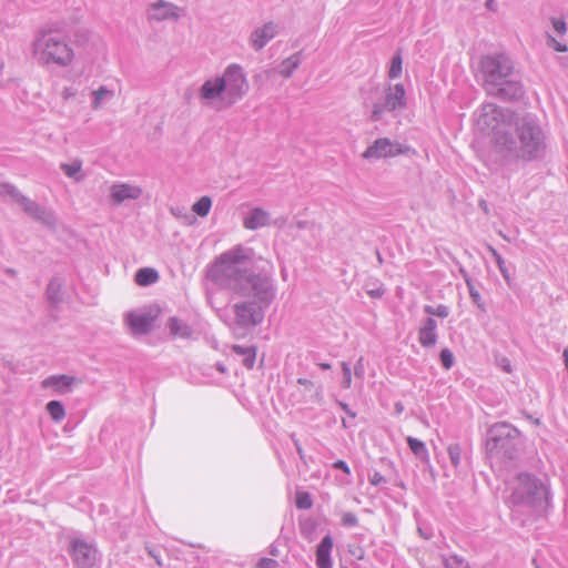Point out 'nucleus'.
<instances>
[{
	"instance_id": "f257e3e1",
	"label": "nucleus",
	"mask_w": 568,
	"mask_h": 568,
	"mask_svg": "<svg viewBox=\"0 0 568 568\" xmlns=\"http://www.w3.org/2000/svg\"><path fill=\"white\" fill-rule=\"evenodd\" d=\"M253 250L235 245L217 256L207 267V278L229 288L234 295L254 297L262 305H271L276 296L272 274L251 271Z\"/></svg>"
},
{
	"instance_id": "f03ea898",
	"label": "nucleus",
	"mask_w": 568,
	"mask_h": 568,
	"mask_svg": "<svg viewBox=\"0 0 568 568\" xmlns=\"http://www.w3.org/2000/svg\"><path fill=\"white\" fill-rule=\"evenodd\" d=\"M248 89L244 68L230 63L221 73L204 79L196 90V99L202 108L222 112L243 100Z\"/></svg>"
},
{
	"instance_id": "7ed1b4c3",
	"label": "nucleus",
	"mask_w": 568,
	"mask_h": 568,
	"mask_svg": "<svg viewBox=\"0 0 568 568\" xmlns=\"http://www.w3.org/2000/svg\"><path fill=\"white\" fill-rule=\"evenodd\" d=\"M547 149L545 133L531 115L517 116L513 131L499 143L490 165H503L510 161H537L545 156Z\"/></svg>"
},
{
	"instance_id": "20e7f679",
	"label": "nucleus",
	"mask_w": 568,
	"mask_h": 568,
	"mask_svg": "<svg viewBox=\"0 0 568 568\" xmlns=\"http://www.w3.org/2000/svg\"><path fill=\"white\" fill-rule=\"evenodd\" d=\"M516 118L517 115L509 109L494 103H484L474 112L473 120L476 133L488 138V145L478 150L487 165L490 166L499 150V143L505 141L513 131Z\"/></svg>"
},
{
	"instance_id": "39448f33",
	"label": "nucleus",
	"mask_w": 568,
	"mask_h": 568,
	"mask_svg": "<svg viewBox=\"0 0 568 568\" xmlns=\"http://www.w3.org/2000/svg\"><path fill=\"white\" fill-rule=\"evenodd\" d=\"M508 504L513 514L536 517L550 505V491L546 483L529 473H519L513 484Z\"/></svg>"
},
{
	"instance_id": "423d86ee",
	"label": "nucleus",
	"mask_w": 568,
	"mask_h": 568,
	"mask_svg": "<svg viewBox=\"0 0 568 568\" xmlns=\"http://www.w3.org/2000/svg\"><path fill=\"white\" fill-rule=\"evenodd\" d=\"M480 67L484 85L488 94L506 101L517 100L523 95L521 84L510 79L514 67L507 54L485 55L480 61Z\"/></svg>"
},
{
	"instance_id": "0eeeda50",
	"label": "nucleus",
	"mask_w": 568,
	"mask_h": 568,
	"mask_svg": "<svg viewBox=\"0 0 568 568\" xmlns=\"http://www.w3.org/2000/svg\"><path fill=\"white\" fill-rule=\"evenodd\" d=\"M32 54L41 65L68 68L74 60V51L67 39L53 31H40L32 41Z\"/></svg>"
},
{
	"instance_id": "6e6552de",
	"label": "nucleus",
	"mask_w": 568,
	"mask_h": 568,
	"mask_svg": "<svg viewBox=\"0 0 568 568\" xmlns=\"http://www.w3.org/2000/svg\"><path fill=\"white\" fill-rule=\"evenodd\" d=\"M520 444V432L506 422L494 424L487 432L486 449L491 456L514 459Z\"/></svg>"
},
{
	"instance_id": "1a4fd4ad",
	"label": "nucleus",
	"mask_w": 568,
	"mask_h": 568,
	"mask_svg": "<svg viewBox=\"0 0 568 568\" xmlns=\"http://www.w3.org/2000/svg\"><path fill=\"white\" fill-rule=\"evenodd\" d=\"M248 301L237 302L233 305V320H225L231 329L236 332L237 328L246 329L261 323L263 311L270 305H262L254 297Z\"/></svg>"
},
{
	"instance_id": "9d476101",
	"label": "nucleus",
	"mask_w": 568,
	"mask_h": 568,
	"mask_svg": "<svg viewBox=\"0 0 568 568\" xmlns=\"http://www.w3.org/2000/svg\"><path fill=\"white\" fill-rule=\"evenodd\" d=\"M406 106V91L403 84H387L381 97L372 103V121H379L384 112H393Z\"/></svg>"
},
{
	"instance_id": "9b49d317",
	"label": "nucleus",
	"mask_w": 568,
	"mask_h": 568,
	"mask_svg": "<svg viewBox=\"0 0 568 568\" xmlns=\"http://www.w3.org/2000/svg\"><path fill=\"white\" fill-rule=\"evenodd\" d=\"M0 194L10 196L13 201L21 205L27 214L31 215L36 220L41 221L42 223L50 226L54 225V214L50 210L40 206L37 202L21 194L14 185L9 183L1 184Z\"/></svg>"
},
{
	"instance_id": "f8f14e48",
	"label": "nucleus",
	"mask_w": 568,
	"mask_h": 568,
	"mask_svg": "<svg viewBox=\"0 0 568 568\" xmlns=\"http://www.w3.org/2000/svg\"><path fill=\"white\" fill-rule=\"evenodd\" d=\"M69 552L78 568H100V555L95 546L81 537H71Z\"/></svg>"
},
{
	"instance_id": "ddd939ff",
	"label": "nucleus",
	"mask_w": 568,
	"mask_h": 568,
	"mask_svg": "<svg viewBox=\"0 0 568 568\" xmlns=\"http://www.w3.org/2000/svg\"><path fill=\"white\" fill-rule=\"evenodd\" d=\"M184 8L165 0H156L148 4L145 14L149 22H178L185 16Z\"/></svg>"
},
{
	"instance_id": "4468645a",
	"label": "nucleus",
	"mask_w": 568,
	"mask_h": 568,
	"mask_svg": "<svg viewBox=\"0 0 568 568\" xmlns=\"http://www.w3.org/2000/svg\"><path fill=\"white\" fill-rule=\"evenodd\" d=\"M408 146H404L396 141L387 138L377 139L371 146L363 153V158L367 160H378L384 158H394L399 154L407 153Z\"/></svg>"
},
{
	"instance_id": "2eb2a0df",
	"label": "nucleus",
	"mask_w": 568,
	"mask_h": 568,
	"mask_svg": "<svg viewBox=\"0 0 568 568\" xmlns=\"http://www.w3.org/2000/svg\"><path fill=\"white\" fill-rule=\"evenodd\" d=\"M280 24L272 20L255 27L248 36L250 47L256 52L263 50L280 33Z\"/></svg>"
},
{
	"instance_id": "dca6fc26",
	"label": "nucleus",
	"mask_w": 568,
	"mask_h": 568,
	"mask_svg": "<svg viewBox=\"0 0 568 568\" xmlns=\"http://www.w3.org/2000/svg\"><path fill=\"white\" fill-rule=\"evenodd\" d=\"M142 193L136 184L116 182L110 186V201L113 205H120L128 200H138Z\"/></svg>"
},
{
	"instance_id": "f3484780",
	"label": "nucleus",
	"mask_w": 568,
	"mask_h": 568,
	"mask_svg": "<svg viewBox=\"0 0 568 568\" xmlns=\"http://www.w3.org/2000/svg\"><path fill=\"white\" fill-rule=\"evenodd\" d=\"M125 324L134 335L148 333L153 324V317L143 311H132L125 315Z\"/></svg>"
},
{
	"instance_id": "a211bd4d",
	"label": "nucleus",
	"mask_w": 568,
	"mask_h": 568,
	"mask_svg": "<svg viewBox=\"0 0 568 568\" xmlns=\"http://www.w3.org/2000/svg\"><path fill=\"white\" fill-rule=\"evenodd\" d=\"M82 386V381L80 377L62 374V375H52L43 379L42 387L51 388L52 390H63L65 388H79Z\"/></svg>"
},
{
	"instance_id": "6ab92c4d",
	"label": "nucleus",
	"mask_w": 568,
	"mask_h": 568,
	"mask_svg": "<svg viewBox=\"0 0 568 568\" xmlns=\"http://www.w3.org/2000/svg\"><path fill=\"white\" fill-rule=\"evenodd\" d=\"M271 223L270 213L262 207H253L243 217V226L246 230H257L261 227H265Z\"/></svg>"
},
{
	"instance_id": "aec40b11",
	"label": "nucleus",
	"mask_w": 568,
	"mask_h": 568,
	"mask_svg": "<svg viewBox=\"0 0 568 568\" xmlns=\"http://www.w3.org/2000/svg\"><path fill=\"white\" fill-rule=\"evenodd\" d=\"M418 342L423 347H433L437 342V322L433 317L425 318L418 328Z\"/></svg>"
},
{
	"instance_id": "412c9836",
	"label": "nucleus",
	"mask_w": 568,
	"mask_h": 568,
	"mask_svg": "<svg viewBox=\"0 0 568 568\" xmlns=\"http://www.w3.org/2000/svg\"><path fill=\"white\" fill-rule=\"evenodd\" d=\"M333 548V538L331 535L323 537L316 549V565L318 568H332L331 551Z\"/></svg>"
},
{
	"instance_id": "4be33fe9",
	"label": "nucleus",
	"mask_w": 568,
	"mask_h": 568,
	"mask_svg": "<svg viewBox=\"0 0 568 568\" xmlns=\"http://www.w3.org/2000/svg\"><path fill=\"white\" fill-rule=\"evenodd\" d=\"M166 327L169 328L170 334L178 338H192L194 333L193 328L187 323L178 317H170L168 320Z\"/></svg>"
},
{
	"instance_id": "5701e85b",
	"label": "nucleus",
	"mask_w": 568,
	"mask_h": 568,
	"mask_svg": "<svg viewBox=\"0 0 568 568\" xmlns=\"http://www.w3.org/2000/svg\"><path fill=\"white\" fill-rule=\"evenodd\" d=\"M114 95H115L114 90L109 89L105 85L99 87L97 90H93L91 92V97H92L91 108L93 110L101 109L104 104H106L111 100H113Z\"/></svg>"
},
{
	"instance_id": "b1692460",
	"label": "nucleus",
	"mask_w": 568,
	"mask_h": 568,
	"mask_svg": "<svg viewBox=\"0 0 568 568\" xmlns=\"http://www.w3.org/2000/svg\"><path fill=\"white\" fill-rule=\"evenodd\" d=\"M302 62L301 53H294L290 55L288 58L284 59L278 68V73L284 78H291L293 72L300 67Z\"/></svg>"
},
{
	"instance_id": "393cba45",
	"label": "nucleus",
	"mask_w": 568,
	"mask_h": 568,
	"mask_svg": "<svg viewBox=\"0 0 568 568\" xmlns=\"http://www.w3.org/2000/svg\"><path fill=\"white\" fill-rule=\"evenodd\" d=\"M60 169L68 178L75 182H81L84 179L82 161L80 159H74L70 163H61Z\"/></svg>"
},
{
	"instance_id": "a878e982",
	"label": "nucleus",
	"mask_w": 568,
	"mask_h": 568,
	"mask_svg": "<svg viewBox=\"0 0 568 568\" xmlns=\"http://www.w3.org/2000/svg\"><path fill=\"white\" fill-rule=\"evenodd\" d=\"M47 297L52 304H58L62 300V283L59 278L50 281L47 287Z\"/></svg>"
},
{
	"instance_id": "bb28decb",
	"label": "nucleus",
	"mask_w": 568,
	"mask_h": 568,
	"mask_svg": "<svg viewBox=\"0 0 568 568\" xmlns=\"http://www.w3.org/2000/svg\"><path fill=\"white\" fill-rule=\"evenodd\" d=\"M158 273L153 268H140L135 274V282L141 286H148L158 281Z\"/></svg>"
},
{
	"instance_id": "cd10ccee",
	"label": "nucleus",
	"mask_w": 568,
	"mask_h": 568,
	"mask_svg": "<svg viewBox=\"0 0 568 568\" xmlns=\"http://www.w3.org/2000/svg\"><path fill=\"white\" fill-rule=\"evenodd\" d=\"M406 442L410 448V450L413 452V454L420 460H427L428 459V450L425 446V444L415 438V437H412V436H408L406 438Z\"/></svg>"
},
{
	"instance_id": "c85d7f7f",
	"label": "nucleus",
	"mask_w": 568,
	"mask_h": 568,
	"mask_svg": "<svg viewBox=\"0 0 568 568\" xmlns=\"http://www.w3.org/2000/svg\"><path fill=\"white\" fill-rule=\"evenodd\" d=\"M211 207L212 199L207 195H204L192 205V211L200 217H205L209 215Z\"/></svg>"
},
{
	"instance_id": "c756f323",
	"label": "nucleus",
	"mask_w": 568,
	"mask_h": 568,
	"mask_svg": "<svg viewBox=\"0 0 568 568\" xmlns=\"http://www.w3.org/2000/svg\"><path fill=\"white\" fill-rule=\"evenodd\" d=\"M47 410L49 412L52 419H54L55 422L61 420L65 415L64 407L62 403L59 400L49 402L47 404Z\"/></svg>"
},
{
	"instance_id": "7c9ffc66",
	"label": "nucleus",
	"mask_w": 568,
	"mask_h": 568,
	"mask_svg": "<svg viewBox=\"0 0 568 568\" xmlns=\"http://www.w3.org/2000/svg\"><path fill=\"white\" fill-rule=\"evenodd\" d=\"M489 252L491 253L493 257L495 258V262L503 275V277L505 278V281L509 284L510 283V273L506 266V262L505 260L501 257V255L494 248V247H489Z\"/></svg>"
},
{
	"instance_id": "2f4dec72",
	"label": "nucleus",
	"mask_w": 568,
	"mask_h": 568,
	"mask_svg": "<svg viewBox=\"0 0 568 568\" xmlns=\"http://www.w3.org/2000/svg\"><path fill=\"white\" fill-rule=\"evenodd\" d=\"M403 71V59L399 53H396L390 61V67L388 70L389 79H397L400 77Z\"/></svg>"
},
{
	"instance_id": "473e14b6",
	"label": "nucleus",
	"mask_w": 568,
	"mask_h": 568,
	"mask_svg": "<svg viewBox=\"0 0 568 568\" xmlns=\"http://www.w3.org/2000/svg\"><path fill=\"white\" fill-rule=\"evenodd\" d=\"M295 505L298 509H310L313 506L312 497L306 491H298L295 498Z\"/></svg>"
},
{
	"instance_id": "72a5a7b5",
	"label": "nucleus",
	"mask_w": 568,
	"mask_h": 568,
	"mask_svg": "<svg viewBox=\"0 0 568 568\" xmlns=\"http://www.w3.org/2000/svg\"><path fill=\"white\" fill-rule=\"evenodd\" d=\"M448 456L450 464L457 468L460 464L462 448L458 444H452L448 446Z\"/></svg>"
},
{
	"instance_id": "f704fd0d",
	"label": "nucleus",
	"mask_w": 568,
	"mask_h": 568,
	"mask_svg": "<svg viewBox=\"0 0 568 568\" xmlns=\"http://www.w3.org/2000/svg\"><path fill=\"white\" fill-rule=\"evenodd\" d=\"M445 568H469L468 564L459 556L454 555L444 559Z\"/></svg>"
},
{
	"instance_id": "c9c22d12",
	"label": "nucleus",
	"mask_w": 568,
	"mask_h": 568,
	"mask_svg": "<svg viewBox=\"0 0 568 568\" xmlns=\"http://www.w3.org/2000/svg\"><path fill=\"white\" fill-rule=\"evenodd\" d=\"M341 524L344 527L351 528L358 525V519L355 514L346 511L342 515Z\"/></svg>"
},
{
	"instance_id": "e433bc0d",
	"label": "nucleus",
	"mask_w": 568,
	"mask_h": 568,
	"mask_svg": "<svg viewBox=\"0 0 568 568\" xmlns=\"http://www.w3.org/2000/svg\"><path fill=\"white\" fill-rule=\"evenodd\" d=\"M440 362L443 366L447 369H449L453 366L454 355L448 348H445L440 352Z\"/></svg>"
},
{
	"instance_id": "4c0bfd02",
	"label": "nucleus",
	"mask_w": 568,
	"mask_h": 568,
	"mask_svg": "<svg viewBox=\"0 0 568 568\" xmlns=\"http://www.w3.org/2000/svg\"><path fill=\"white\" fill-rule=\"evenodd\" d=\"M342 371H343V387L349 388L352 386V369L351 366L347 363H342Z\"/></svg>"
},
{
	"instance_id": "58836bf2",
	"label": "nucleus",
	"mask_w": 568,
	"mask_h": 568,
	"mask_svg": "<svg viewBox=\"0 0 568 568\" xmlns=\"http://www.w3.org/2000/svg\"><path fill=\"white\" fill-rule=\"evenodd\" d=\"M552 27L558 34H565L567 31L566 22L562 19L554 18L551 20Z\"/></svg>"
},
{
	"instance_id": "ea45409f",
	"label": "nucleus",
	"mask_w": 568,
	"mask_h": 568,
	"mask_svg": "<svg viewBox=\"0 0 568 568\" xmlns=\"http://www.w3.org/2000/svg\"><path fill=\"white\" fill-rule=\"evenodd\" d=\"M368 480L373 486L387 483V479L378 471H374L372 475H369Z\"/></svg>"
},
{
	"instance_id": "a19ab883",
	"label": "nucleus",
	"mask_w": 568,
	"mask_h": 568,
	"mask_svg": "<svg viewBox=\"0 0 568 568\" xmlns=\"http://www.w3.org/2000/svg\"><path fill=\"white\" fill-rule=\"evenodd\" d=\"M278 562L271 558H261L257 562V568H277Z\"/></svg>"
},
{
	"instance_id": "79ce46f5",
	"label": "nucleus",
	"mask_w": 568,
	"mask_h": 568,
	"mask_svg": "<svg viewBox=\"0 0 568 568\" xmlns=\"http://www.w3.org/2000/svg\"><path fill=\"white\" fill-rule=\"evenodd\" d=\"M78 93V90L73 87H65L63 88V90L61 91V97L64 101H69L71 99H73Z\"/></svg>"
},
{
	"instance_id": "37998d69",
	"label": "nucleus",
	"mask_w": 568,
	"mask_h": 568,
	"mask_svg": "<svg viewBox=\"0 0 568 568\" xmlns=\"http://www.w3.org/2000/svg\"><path fill=\"white\" fill-rule=\"evenodd\" d=\"M469 295H470V298L473 300V302L481 310H485V306H484V303L481 301V296L479 294L478 291L474 290L473 287H470L469 290Z\"/></svg>"
},
{
	"instance_id": "c03bdc74",
	"label": "nucleus",
	"mask_w": 568,
	"mask_h": 568,
	"mask_svg": "<svg viewBox=\"0 0 568 568\" xmlns=\"http://www.w3.org/2000/svg\"><path fill=\"white\" fill-rule=\"evenodd\" d=\"M548 43L558 52H565L567 50L566 44L560 43L551 36H548Z\"/></svg>"
},
{
	"instance_id": "a18cd8bd",
	"label": "nucleus",
	"mask_w": 568,
	"mask_h": 568,
	"mask_svg": "<svg viewBox=\"0 0 568 568\" xmlns=\"http://www.w3.org/2000/svg\"><path fill=\"white\" fill-rule=\"evenodd\" d=\"M364 373H365L364 359L361 357V358H358L356 365L354 366V374H355L356 378H362L364 376Z\"/></svg>"
},
{
	"instance_id": "49530a36",
	"label": "nucleus",
	"mask_w": 568,
	"mask_h": 568,
	"mask_svg": "<svg viewBox=\"0 0 568 568\" xmlns=\"http://www.w3.org/2000/svg\"><path fill=\"white\" fill-rule=\"evenodd\" d=\"M449 315V308L446 305H438L434 312V316L446 318Z\"/></svg>"
},
{
	"instance_id": "de8ad7c7",
	"label": "nucleus",
	"mask_w": 568,
	"mask_h": 568,
	"mask_svg": "<svg viewBox=\"0 0 568 568\" xmlns=\"http://www.w3.org/2000/svg\"><path fill=\"white\" fill-rule=\"evenodd\" d=\"M291 439L294 443V446L296 448V452H297L300 458L302 460H304L305 459V454H304V450H303V448H302V446L300 444V440L296 438V435L295 434H291Z\"/></svg>"
},
{
	"instance_id": "09e8293b",
	"label": "nucleus",
	"mask_w": 568,
	"mask_h": 568,
	"mask_svg": "<svg viewBox=\"0 0 568 568\" xmlns=\"http://www.w3.org/2000/svg\"><path fill=\"white\" fill-rule=\"evenodd\" d=\"M333 467L335 469H338V470H342L343 473L345 474H349L351 470H349V467L348 465L344 462V460H337L333 464Z\"/></svg>"
},
{
	"instance_id": "8fccbe9b",
	"label": "nucleus",
	"mask_w": 568,
	"mask_h": 568,
	"mask_svg": "<svg viewBox=\"0 0 568 568\" xmlns=\"http://www.w3.org/2000/svg\"><path fill=\"white\" fill-rule=\"evenodd\" d=\"M384 290L382 287H377V288H374V290H369L368 291V295L374 297V298H381L383 295H384Z\"/></svg>"
},
{
	"instance_id": "3c124183",
	"label": "nucleus",
	"mask_w": 568,
	"mask_h": 568,
	"mask_svg": "<svg viewBox=\"0 0 568 568\" xmlns=\"http://www.w3.org/2000/svg\"><path fill=\"white\" fill-rule=\"evenodd\" d=\"M339 405L348 416L353 418L356 416V414L348 407L347 404L341 402Z\"/></svg>"
},
{
	"instance_id": "603ef678",
	"label": "nucleus",
	"mask_w": 568,
	"mask_h": 568,
	"mask_svg": "<svg viewBox=\"0 0 568 568\" xmlns=\"http://www.w3.org/2000/svg\"><path fill=\"white\" fill-rule=\"evenodd\" d=\"M244 364L248 368L253 367V365H254V355L253 354H248V356L245 357V359H244Z\"/></svg>"
},
{
	"instance_id": "864d4df0",
	"label": "nucleus",
	"mask_w": 568,
	"mask_h": 568,
	"mask_svg": "<svg viewBox=\"0 0 568 568\" xmlns=\"http://www.w3.org/2000/svg\"><path fill=\"white\" fill-rule=\"evenodd\" d=\"M268 554L273 557H277L280 556V550L278 548L273 544L270 546V550H268Z\"/></svg>"
},
{
	"instance_id": "5fc2aeb1",
	"label": "nucleus",
	"mask_w": 568,
	"mask_h": 568,
	"mask_svg": "<svg viewBox=\"0 0 568 568\" xmlns=\"http://www.w3.org/2000/svg\"><path fill=\"white\" fill-rule=\"evenodd\" d=\"M436 307L434 306H430V305H426L424 307V312L430 316H434V312H435Z\"/></svg>"
},
{
	"instance_id": "6e6d98bb",
	"label": "nucleus",
	"mask_w": 568,
	"mask_h": 568,
	"mask_svg": "<svg viewBox=\"0 0 568 568\" xmlns=\"http://www.w3.org/2000/svg\"><path fill=\"white\" fill-rule=\"evenodd\" d=\"M404 412V406L400 402H397L395 404V414L399 415Z\"/></svg>"
},
{
	"instance_id": "4d7b16f0",
	"label": "nucleus",
	"mask_w": 568,
	"mask_h": 568,
	"mask_svg": "<svg viewBox=\"0 0 568 568\" xmlns=\"http://www.w3.org/2000/svg\"><path fill=\"white\" fill-rule=\"evenodd\" d=\"M562 357H564V364L568 371V347L564 349Z\"/></svg>"
},
{
	"instance_id": "13d9d810",
	"label": "nucleus",
	"mask_w": 568,
	"mask_h": 568,
	"mask_svg": "<svg viewBox=\"0 0 568 568\" xmlns=\"http://www.w3.org/2000/svg\"><path fill=\"white\" fill-rule=\"evenodd\" d=\"M527 418L530 419L534 425L536 426H539L540 425V419L539 418H534L532 416L530 415H527Z\"/></svg>"
},
{
	"instance_id": "bf43d9fd",
	"label": "nucleus",
	"mask_w": 568,
	"mask_h": 568,
	"mask_svg": "<svg viewBox=\"0 0 568 568\" xmlns=\"http://www.w3.org/2000/svg\"><path fill=\"white\" fill-rule=\"evenodd\" d=\"M149 554L151 557H153L156 560L159 566H162V562L160 561L159 557L156 556V554L153 550H150Z\"/></svg>"
},
{
	"instance_id": "052dcab7",
	"label": "nucleus",
	"mask_w": 568,
	"mask_h": 568,
	"mask_svg": "<svg viewBox=\"0 0 568 568\" xmlns=\"http://www.w3.org/2000/svg\"><path fill=\"white\" fill-rule=\"evenodd\" d=\"M495 0H487L486 1V8L489 10L494 9Z\"/></svg>"
},
{
	"instance_id": "680f3d73",
	"label": "nucleus",
	"mask_w": 568,
	"mask_h": 568,
	"mask_svg": "<svg viewBox=\"0 0 568 568\" xmlns=\"http://www.w3.org/2000/svg\"><path fill=\"white\" fill-rule=\"evenodd\" d=\"M318 366L322 368V369H329L331 368V364L328 363H320Z\"/></svg>"
},
{
	"instance_id": "e2e57ef3",
	"label": "nucleus",
	"mask_w": 568,
	"mask_h": 568,
	"mask_svg": "<svg viewBox=\"0 0 568 568\" xmlns=\"http://www.w3.org/2000/svg\"><path fill=\"white\" fill-rule=\"evenodd\" d=\"M234 351L237 352L239 354H246V352L241 346H235Z\"/></svg>"
},
{
	"instance_id": "0e129e2a",
	"label": "nucleus",
	"mask_w": 568,
	"mask_h": 568,
	"mask_svg": "<svg viewBox=\"0 0 568 568\" xmlns=\"http://www.w3.org/2000/svg\"><path fill=\"white\" fill-rule=\"evenodd\" d=\"M6 273H7L8 275H10V276H14V275H16V271H14V270H12V268H7V270H6Z\"/></svg>"
},
{
	"instance_id": "69168bd1",
	"label": "nucleus",
	"mask_w": 568,
	"mask_h": 568,
	"mask_svg": "<svg viewBox=\"0 0 568 568\" xmlns=\"http://www.w3.org/2000/svg\"><path fill=\"white\" fill-rule=\"evenodd\" d=\"M207 303L213 306V296L212 294H207Z\"/></svg>"
},
{
	"instance_id": "338daca9",
	"label": "nucleus",
	"mask_w": 568,
	"mask_h": 568,
	"mask_svg": "<svg viewBox=\"0 0 568 568\" xmlns=\"http://www.w3.org/2000/svg\"><path fill=\"white\" fill-rule=\"evenodd\" d=\"M504 369L507 371L508 373L510 372V365L508 362L506 365H504Z\"/></svg>"
},
{
	"instance_id": "774afa93",
	"label": "nucleus",
	"mask_w": 568,
	"mask_h": 568,
	"mask_svg": "<svg viewBox=\"0 0 568 568\" xmlns=\"http://www.w3.org/2000/svg\"><path fill=\"white\" fill-rule=\"evenodd\" d=\"M342 568H347V567H342Z\"/></svg>"
}]
</instances>
